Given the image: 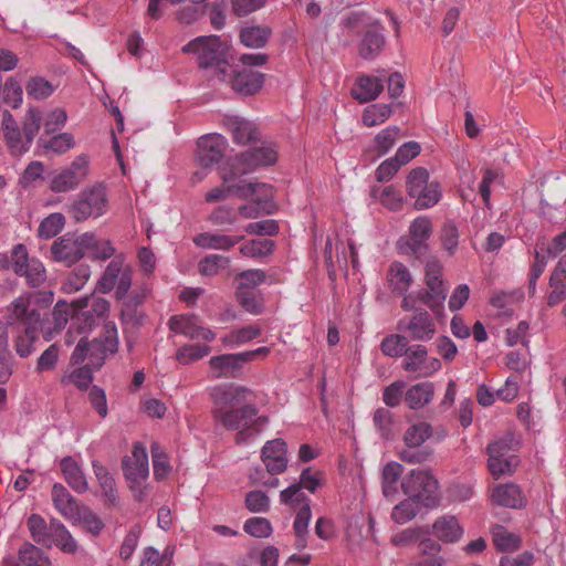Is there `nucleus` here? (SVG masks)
<instances>
[{
	"instance_id": "1",
	"label": "nucleus",
	"mask_w": 566,
	"mask_h": 566,
	"mask_svg": "<svg viewBox=\"0 0 566 566\" xmlns=\"http://www.w3.org/2000/svg\"><path fill=\"white\" fill-rule=\"evenodd\" d=\"M214 403L213 417L226 429L235 430L237 442L248 440L260 431L266 418L258 417L256 407L250 402L252 392L240 385L228 384L216 386L211 390Z\"/></svg>"
},
{
	"instance_id": "2",
	"label": "nucleus",
	"mask_w": 566,
	"mask_h": 566,
	"mask_svg": "<svg viewBox=\"0 0 566 566\" xmlns=\"http://www.w3.org/2000/svg\"><path fill=\"white\" fill-rule=\"evenodd\" d=\"M107 209L106 187L102 182H96L84 187L67 206L66 212L75 222H83L104 216Z\"/></svg>"
},
{
	"instance_id": "3",
	"label": "nucleus",
	"mask_w": 566,
	"mask_h": 566,
	"mask_svg": "<svg viewBox=\"0 0 566 566\" xmlns=\"http://www.w3.org/2000/svg\"><path fill=\"white\" fill-rule=\"evenodd\" d=\"M276 159L275 145L270 142H262L260 146H253L235 157L229 168L221 167L220 176L222 181L230 182L232 179L249 174L259 167L272 165Z\"/></svg>"
},
{
	"instance_id": "4",
	"label": "nucleus",
	"mask_w": 566,
	"mask_h": 566,
	"mask_svg": "<svg viewBox=\"0 0 566 566\" xmlns=\"http://www.w3.org/2000/svg\"><path fill=\"white\" fill-rule=\"evenodd\" d=\"M182 51L193 53L198 57L200 67H216V76L220 81H226L228 64L223 59L224 45L219 36H199L187 43Z\"/></svg>"
},
{
	"instance_id": "5",
	"label": "nucleus",
	"mask_w": 566,
	"mask_h": 566,
	"mask_svg": "<svg viewBox=\"0 0 566 566\" xmlns=\"http://www.w3.org/2000/svg\"><path fill=\"white\" fill-rule=\"evenodd\" d=\"M416 300L413 295L403 297L401 302L402 310L412 312V314L400 318L397 323V328L413 340L428 342L437 333L436 323L427 311L416 308Z\"/></svg>"
},
{
	"instance_id": "6",
	"label": "nucleus",
	"mask_w": 566,
	"mask_h": 566,
	"mask_svg": "<svg viewBox=\"0 0 566 566\" xmlns=\"http://www.w3.org/2000/svg\"><path fill=\"white\" fill-rule=\"evenodd\" d=\"M408 195L415 199V207L423 210L437 205L441 198V188L437 181H429V171L423 167L412 169L407 176Z\"/></svg>"
},
{
	"instance_id": "7",
	"label": "nucleus",
	"mask_w": 566,
	"mask_h": 566,
	"mask_svg": "<svg viewBox=\"0 0 566 566\" xmlns=\"http://www.w3.org/2000/svg\"><path fill=\"white\" fill-rule=\"evenodd\" d=\"M132 280V268L125 263L123 255H117L107 264L96 289L104 294L115 290L116 298L122 300L130 290Z\"/></svg>"
},
{
	"instance_id": "8",
	"label": "nucleus",
	"mask_w": 566,
	"mask_h": 566,
	"mask_svg": "<svg viewBox=\"0 0 566 566\" xmlns=\"http://www.w3.org/2000/svg\"><path fill=\"white\" fill-rule=\"evenodd\" d=\"M517 442L511 433L494 440L488 447V467L494 479L511 474L517 467L518 460L514 455Z\"/></svg>"
},
{
	"instance_id": "9",
	"label": "nucleus",
	"mask_w": 566,
	"mask_h": 566,
	"mask_svg": "<svg viewBox=\"0 0 566 566\" xmlns=\"http://www.w3.org/2000/svg\"><path fill=\"white\" fill-rule=\"evenodd\" d=\"M90 164L86 154L77 155L69 166L52 175L49 184L51 191L63 193L77 189L90 176Z\"/></svg>"
},
{
	"instance_id": "10",
	"label": "nucleus",
	"mask_w": 566,
	"mask_h": 566,
	"mask_svg": "<svg viewBox=\"0 0 566 566\" xmlns=\"http://www.w3.org/2000/svg\"><path fill=\"white\" fill-rule=\"evenodd\" d=\"M94 242L95 234L91 232L80 235L65 234L52 243L51 254L54 261L71 266L88 252Z\"/></svg>"
},
{
	"instance_id": "11",
	"label": "nucleus",
	"mask_w": 566,
	"mask_h": 566,
	"mask_svg": "<svg viewBox=\"0 0 566 566\" xmlns=\"http://www.w3.org/2000/svg\"><path fill=\"white\" fill-rule=\"evenodd\" d=\"M124 475L129 482V488L138 501L145 495V482L149 475L148 455L146 449L136 443L133 447L132 455L123 459Z\"/></svg>"
},
{
	"instance_id": "12",
	"label": "nucleus",
	"mask_w": 566,
	"mask_h": 566,
	"mask_svg": "<svg viewBox=\"0 0 566 566\" xmlns=\"http://www.w3.org/2000/svg\"><path fill=\"white\" fill-rule=\"evenodd\" d=\"M442 265L437 260L428 261L426 264V284L428 291L418 293L416 298L424 303L436 315H440L447 297V291L441 280Z\"/></svg>"
},
{
	"instance_id": "13",
	"label": "nucleus",
	"mask_w": 566,
	"mask_h": 566,
	"mask_svg": "<svg viewBox=\"0 0 566 566\" xmlns=\"http://www.w3.org/2000/svg\"><path fill=\"white\" fill-rule=\"evenodd\" d=\"M441 367V361L437 357H429L427 347L421 344L409 346L402 360V368L406 371L421 377H431Z\"/></svg>"
},
{
	"instance_id": "14",
	"label": "nucleus",
	"mask_w": 566,
	"mask_h": 566,
	"mask_svg": "<svg viewBox=\"0 0 566 566\" xmlns=\"http://www.w3.org/2000/svg\"><path fill=\"white\" fill-rule=\"evenodd\" d=\"M401 488L407 495L424 501L428 505L433 500L438 482L428 471L412 470L403 478Z\"/></svg>"
},
{
	"instance_id": "15",
	"label": "nucleus",
	"mask_w": 566,
	"mask_h": 566,
	"mask_svg": "<svg viewBox=\"0 0 566 566\" xmlns=\"http://www.w3.org/2000/svg\"><path fill=\"white\" fill-rule=\"evenodd\" d=\"M228 148V140L220 134L201 136L197 142L196 161L202 168L218 164Z\"/></svg>"
},
{
	"instance_id": "16",
	"label": "nucleus",
	"mask_w": 566,
	"mask_h": 566,
	"mask_svg": "<svg viewBox=\"0 0 566 566\" xmlns=\"http://www.w3.org/2000/svg\"><path fill=\"white\" fill-rule=\"evenodd\" d=\"M1 132L12 156H22L30 150L32 143H27V136L8 109H4L1 114Z\"/></svg>"
},
{
	"instance_id": "17",
	"label": "nucleus",
	"mask_w": 566,
	"mask_h": 566,
	"mask_svg": "<svg viewBox=\"0 0 566 566\" xmlns=\"http://www.w3.org/2000/svg\"><path fill=\"white\" fill-rule=\"evenodd\" d=\"M432 234V222L427 217L416 218L409 227V235L399 241L400 249L405 253L419 255L427 250V240Z\"/></svg>"
},
{
	"instance_id": "18",
	"label": "nucleus",
	"mask_w": 566,
	"mask_h": 566,
	"mask_svg": "<svg viewBox=\"0 0 566 566\" xmlns=\"http://www.w3.org/2000/svg\"><path fill=\"white\" fill-rule=\"evenodd\" d=\"M245 358L241 353L221 354L209 359V369L216 379L239 378L243 375Z\"/></svg>"
},
{
	"instance_id": "19",
	"label": "nucleus",
	"mask_w": 566,
	"mask_h": 566,
	"mask_svg": "<svg viewBox=\"0 0 566 566\" xmlns=\"http://www.w3.org/2000/svg\"><path fill=\"white\" fill-rule=\"evenodd\" d=\"M235 179H232L230 182H224L223 186L216 187L206 193V201L213 203L219 201H224L231 195H237L242 199H247L252 197L258 189H263L270 195V188L266 184H258V182H238L234 184Z\"/></svg>"
},
{
	"instance_id": "20",
	"label": "nucleus",
	"mask_w": 566,
	"mask_h": 566,
	"mask_svg": "<svg viewBox=\"0 0 566 566\" xmlns=\"http://www.w3.org/2000/svg\"><path fill=\"white\" fill-rule=\"evenodd\" d=\"M169 328L190 339H203L212 342L216 338L214 332L200 325L199 319L193 315H175L168 322Z\"/></svg>"
},
{
	"instance_id": "21",
	"label": "nucleus",
	"mask_w": 566,
	"mask_h": 566,
	"mask_svg": "<svg viewBox=\"0 0 566 566\" xmlns=\"http://www.w3.org/2000/svg\"><path fill=\"white\" fill-rule=\"evenodd\" d=\"M261 458L271 474H280L287 468V448L282 439L268 441L262 448Z\"/></svg>"
},
{
	"instance_id": "22",
	"label": "nucleus",
	"mask_w": 566,
	"mask_h": 566,
	"mask_svg": "<svg viewBox=\"0 0 566 566\" xmlns=\"http://www.w3.org/2000/svg\"><path fill=\"white\" fill-rule=\"evenodd\" d=\"M74 305L78 311L90 307L88 311L76 314L75 316L76 322L80 323L82 319L84 321V328H90L95 317H104L109 311V303L103 297H84L74 302ZM80 328L83 329L82 326H80Z\"/></svg>"
},
{
	"instance_id": "23",
	"label": "nucleus",
	"mask_w": 566,
	"mask_h": 566,
	"mask_svg": "<svg viewBox=\"0 0 566 566\" xmlns=\"http://www.w3.org/2000/svg\"><path fill=\"white\" fill-rule=\"evenodd\" d=\"M491 500L496 505L511 509H522L526 505V497L522 490L513 483L496 485L492 490Z\"/></svg>"
},
{
	"instance_id": "24",
	"label": "nucleus",
	"mask_w": 566,
	"mask_h": 566,
	"mask_svg": "<svg viewBox=\"0 0 566 566\" xmlns=\"http://www.w3.org/2000/svg\"><path fill=\"white\" fill-rule=\"evenodd\" d=\"M61 472L67 485L76 493L88 491V481L80 465L72 457H65L60 462Z\"/></svg>"
},
{
	"instance_id": "25",
	"label": "nucleus",
	"mask_w": 566,
	"mask_h": 566,
	"mask_svg": "<svg viewBox=\"0 0 566 566\" xmlns=\"http://www.w3.org/2000/svg\"><path fill=\"white\" fill-rule=\"evenodd\" d=\"M224 124L237 144H248L258 139L256 126L243 117L227 116Z\"/></svg>"
},
{
	"instance_id": "26",
	"label": "nucleus",
	"mask_w": 566,
	"mask_h": 566,
	"mask_svg": "<svg viewBox=\"0 0 566 566\" xmlns=\"http://www.w3.org/2000/svg\"><path fill=\"white\" fill-rule=\"evenodd\" d=\"M29 295H20L8 307L10 317L22 322L25 326L40 328L41 314L38 310H29Z\"/></svg>"
},
{
	"instance_id": "27",
	"label": "nucleus",
	"mask_w": 566,
	"mask_h": 566,
	"mask_svg": "<svg viewBox=\"0 0 566 566\" xmlns=\"http://www.w3.org/2000/svg\"><path fill=\"white\" fill-rule=\"evenodd\" d=\"M384 90V81L376 76L364 75L358 77L352 95L359 103H368L376 99Z\"/></svg>"
},
{
	"instance_id": "28",
	"label": "nucleus",
	"mask_w": 566,
	"mask_h": 566,
	"mask_svg": "<svg viewBox=\"0 0 566 566\" xmlns=\"http://www.w3.org/2000/svg\"><path fill=\"white\" fill-rule=\"evenodd\" d=\"M242 239L243 237H232L219 232H202L193 238V243L203 249L229 251Z\"/></svg>"
},
{
	"instance_id": "29",
	"label": "nucleus",
	"mask_w": 566,
	"mask_h": 566,
	"mask_svg": "<svg viewBox=\"0 0 566 566\" xmlns=\"http://www.w3.org/2000/svg\"><path fill=\"white\" fill-rule=\"evenodd\" d=\"M51 494L54 507L63 517L72 521L73 517L78 515L81 506L61 483L53 484Z\"/></svg>"
},
{
	"instance_id": "30",
	"label": "nucleus",
	"mask_w": 566,
	"mask_h": 566,
	"mask_svg": "<svg viewBox=\"0 0 566 566\" xmlns=\"http://www.w3.org/2000/svg\"><path fill=\"white\" fill-rule=\"evenodd\" d=\"M264 83V75L260 72L244 69L238 71L232 77V88L243 95H252L260 91Z\"/></svg>"
},
{
	"instance_id": "31",
	"label": "nucleus",
	"mask_w": 566,
	"mask_h": 566,
	"mask_svg": "<svg viewBox=\"0 0 566 566\" xmlns=\"http://www.w3.org/2000/svg\"><path fill=\"white\" fill-rule=\"evenodd\" d=\"M434 396V385L431 381L416 384L405 392V401L412 410L428 406Z\"/></svg>"
},
{
	"instance_id": "32",
	"label": "nucleus",
	"mask_w": 566,
	"mask_h": 566,
	"mask_svg": "<svg viewBox=\"0 0 566 566\" xmlns=\"http://www.w3.org/2000/svg\"><path fill=\"white\" fill-rule=\"evenodd\" d=\"M385 45V36L379 30V25H373L365 32L359 44L358 54L365 60L375 59Z\"/></svg>"
},
{
	"instance_id": "33",
	"label": "nucleus",
	"mask_w": 566,
	"mask_h": 566,
	"mask_svg": "<svg viewBox=\"0 0 566 566\" xmlns=\"http://www.w3.org/2000/svg\"><path fill=\"white\" fill-rule=\"evenodd\" d=\"M49 532L51 545L54 544L66 554H74L77 552V542L59 520H51L49 524Z\"/></svg>"
},
{
	"instance_id": "34",
	"label": "nucleus",
	"mask_w": 566,
	"mask_h": 566,
	"mask_svg": "<svg viewBox=\"0 0 566 566\" xmlns=\"http://www.w3.org/2000/svg\"><path fill=\"white\" fill-rule=\"evenodd\" d=\"M432 531L434 536L444 543L457 542L463 534V528L458 520L449 515L439 517L433 523Z\"/></svg>"
},
{
	"instance_id": "35",
	"label": "nucleus",
	"mask_w": 566,
	"mask_h": 566,
	"mask_svg": "<svg viewBox=\"0 0 566 566\" xmlns=\"http://www.w3.org/2000/svg\"><path fill=\"white\" fill-rule=\"evenodd\" d=\"M268 187L270 188V195H268L263 189H258L256 192L249 198L253 203L240 206L238 208L237 216L239 214L244 219H255L263 211L271 213L268 207L269 201L272 199V188L269 185Z\"/></svg>"
},
{
	"instance_id": "36",
	"label": "nucleus",
	"mask_w": 566,
	"mask_h": 566,
	"mask_svg": "<svg viewBox=\"0 0 566 566\" xmlns=\"http://www.w3.org/2000/svg\"><path fill=\"white\" fill-rule=\"evenodd\" d=\"M388 282L392 292L403 295L405 297L412 283V276L406 265L400 262H395L389 268Z\"/></svg>"
},
{
	"instance_id": "37",
	"label": "nucleus",
	"mask_w": 566,
	"mask_h": 566,
	"mask_svg": "<svg viewBox=\"0 0 566 566\" xmlns=\"http://www.w3.org/2000/svg\"><path fill=\"white\" fill-rule=\"evenodd\" d=\"M261 333L262 329L259 325H248L230 331L227 335L221 337V343L226 347L235 348L255 339Z\"/></svg>"
},
{
	"instance_id": "38",
	"label": "nucleus",
	"mask_w": 566,
	"mask_h": 566,
	"mask_svg": "<svg viewBox=\"0 0 566 566\" xmlns=\"http://www.w3.org/2000/svg\"><path fill=\"white\" fill-rule=\"evenodd\" d=\"M99 345L95 347L97 354V361L94 363V367L98 368L103 365L104 358L108 354H114L118 348L117 328L114 324L105 325V335L103 339H94Z\"/></svg>"
},
{
	"instance_id": "39",
	"label": "nucleus",
	"mask_w": 566,
	"mask_h": 566,
	"mask_svg": "<svg viewBox=\"0 0 566 566\" xmlns=\"http://www.w3.org/2000/svg\"><path fill=\"white\" fill-rule=\"evenodd\" d=\"M419 553L420 556L417 560V566H441L443 562L442 557L439 555L440 545L429 537H421L419 542Z\"/></svg>"
},
{
	"instance_id": "40",
	"label": "nucleus",
	"mask_w": 566,
	"mask_h": 566,
	"mask_svg": "<svg viewBox=\"0 0 566 566\" xmlns=\"http://www.w3.org/2000/svg\"><path fill=\"white\" fill-rule=\"evenodd\" d=\"M272 31L265 25H252L241 30L240 39L243 45L251 49L263 48L270 39Z\"/></svg>"
},
{
	"instance_id": "41",
	"label": "nucleus",
	"mask_w": 566,
	"mask_h": 566,
	"mask_svg": "<svg viewBox=\"0 0 566 566\" xmlns=\"http://www.w3.org/2000/svg\"><path fill=\"white\" fill-rule=\"evenodd\" d=\"M23 91L14 77L6 80L0 86V105H8L12 108H19L22 105Z\"/></svg>"
},
{
	"instance_id": "42",
	"label": "nucleus",
	"mask_w": 566,
	"mask_h": 566,
	"mask_svg": "<svg viewBox=\"0 0 566 566\" xmlns=\"http://www.w3.org/2000/svg\"><path fill=\"white\" fill-rule=\"evenodd\" d=\"M409 339L406 335L389 334L380 343V350L384 355L392 358L405 356L409 348Z\"/></svg>"
},
{
	"instance_id": "43",
	"label": "nucleus",
	"mask_w": 566,
	"mask_h": 566,
	"mask_svg": "<svg viewBox=\"0 0 566 566\" xmlns=\"http://www.w3.org/2000/svg\"><path fill=\"white\" fill-rule=\"evenodd\" d=\"M312 518V512L310 503H305L301 509L298 510L294 523L293 528L296 535V547L298 549H303L306 546V535H307V528L310 521Z\"/></svg>"
},
{
	"instance_id": "44",
	"label": "nucleus",
	"mask_w": 566,
	"mask_h": 566,
	"mask_svg": "<svg viewBox=\"0 0 566 566\" xmlns=\"http://www.w3.org/2000/svg\"><path fill=\"white\" fill-rule=\"evenodd\" d=\"M93 470L105 497L112 503L115 502L117 492L113 475L104 465L99 464L97 461H93Z\"/></svg>"
},
{
	"instance_id": "45",
	"label": "nucleus",
	"mask_w": 566,
	"mask_h": 566,
	"mask_svg": "<svg viewBox=\"0 0 566 566\" xmlns=\"http://www.w3.org/2000/svg\"><path fill=\"white\" fill-rule=\"evenodd\" d=\"M432 436V428L427 422L411 424L403 434L408 448H418Z\"/></svg>"
},
{
	"instance_id": "46",
	"label": "nucleus",
	"mask_w": 566,
	"mask_h": 566,
	"mask_svg": "<svg viewBox=\"0 0 566 566\" xmlns=\"http://www.w3.org/2000/svg\"><path fill=\"white\" fill-rule=\"evenodd\" d=\"M392 109L387 104H371L363 113V124L366 127L381 125L391 116Z\"/></svg>"
},
{
	"instance_id": "47",
	"label": "nucleus",
	"mask_w": 566,
	"mask_h": 566,
	"mask_svg": "<svg viewBox=\"0 0 566 566\" xmlns=\"http://www.w3.org/2000/svg\"><path fill=\"white\" fill-rule=\"evenodd\" d=\"M493 543L499 551L512 552L520 547V537L505 527L496 525L492 528Z\"/></svg>"
},
{
	"instance_id": "48",
	"label": "nucleus",
	"mask_w": 566,
	"mask_h": 566,
	"mask_svg": "<svg viewBox=\"0 0 566 566\" xmlns=\"http://www.w3.org/2000/svg\"><path fill=\"white\" fill-rule=\"evenodd\" d=\"M73 524L82 525L92 535H98L104 528V523L99 516L87 506H82L78 515L72 518Z\"/></svg>"
},
{
	"instance_id": "49",
	"label": "nucleus",
	"mask_w": 566,
	"mask_h": 566,
	"mask_svg": "<svg viewBox=\"0 0 566 566\" xmlns=\"http://www.w3.org/2000/svg\"><path fill=\"white\" fill-rule=\"evenodd\" d=\"M402 474V465L398 462H389L382 469V493L386 497H392L397 492L396 484Z\"/></svg>"
},
{
	"instance_id": "50",
	"label": "nucleus",
	"mask_w": 566,
	"mask_h": 566,
	"mask_svg": "<svg viewBox=\"0 0 566 566\" xmlns=\"http://www.w3.org/2000/svg\"><path fill=\"white\" fill-rule=\"evenodd\" d=\"M40 142L45 150L56 155L65 154L75 147V138L71 133H60L48 140L41 139Z\"/></svg>"
},
{
	"instance_id": "51",
	"label": "nucleus",
	"mask_w": 566,
	"mask_h": 566,
	"mask_svg": "<svg viewBox=\"0 0 566 566\" xmlns=\"http://www.w3.org/2000/svg\"><path fill=\"white\" fill-rule=\"evenodd\" d=\"M19 558L24 566H51L49 557L39 547L30 543L20 548Z\"/></svg>"
},
{
	"instance_id": "52",
	"label": "nucleus",
	"mask_w": 566,
	"mask_h": 566,
	"mask_svg": "<svg viewBox=\"0 0 566 566\" xmlns=\"http://www.w3.org/2000/svg\"><path fill=\"white\" fill-rule=\"evenodd\" d=\"M274 243L270 239H254L243 243L240 252L247 258H262L272 253Z\"/></svg>"
},
{
	"instance_id": "53",
	"label": "nucleus",
	"mask_w": 566,
	"mask_h": 566,
	"mask_svg": "<svg viewBox=\"0 0 566 566\" xmlns=\"http://www.w3.org/2000/svg\"><path fill=\"white\" fill-rule=\"evenodd\" d=\"M64 226L65 217L62 213H51L41 221L38 228V235L42 239H51L60 233Z\"/></svg>"
},
{
	"instance_id": "54",
	"label": "nucleus",
	"mask_w": 566,
	"mask_h": 566,
	"mask_svg": "<svg viewBox=\"0 0 566 566\" xmlns=\"http://www.w3.org/2000/svg\"><path fill=\"white\" fill-rule=\"evenodd\" d=\"M420 501L409 496L407 500L400 502L392 510L391 517L398 524H405L412 520L419 512Z\"/></svg>"
},
{
	"instance_id": "55",
	"label": "nucleus",
	"mask_w": 566,
	"mask_h": 566,
	"mask_svg": "<svg viewBox=\"0 0 566 566\" xmlns=\"http://www.w3.org/2000/svg\"><path fill=\"white\" fill-rule=\"evenodd\" d=\"M28 527L32 538L36 543L48 547L51 546L49 526L46 525L43 517L38 514H32L28 518Z\"/></svg>"
},
{
	"instance_id": "56",
	"label": "nucleus",
	"mask_w": 566,
	"mask_h": 566,
	"mask_svg": "<svg viewBox=\"0 0 566 566\" xmlns=\"http://www.w3.org/2000/svg\"><path fill=\"white\" fill-rule=\"evenodd\" d=\"M42 114L36 107H29L22 120V130L27 136V143H33L41 128Z\"/></svg>"
},
{
	"instance_id": "57",
	"label": "nucleus",
	"mask_w": 566,
	"mask_h": 566,
	"mask_svg": "<svg viewBox=\"0 0 566 566\" xmlns=\"http://www.w3.org/2000/svg\"><path fill=\"white\" fill-rule=\"evenodd\" d=\"M400 128L397 126H388L380 130L374 139L375 149L378 155L387 154L396 144Z\"/></svg>"
},
{
	"instance_id": "58",
	"label": "nucleus",
	"mask_w": 566,
	"mask_h": 566,
	"mask_svg": "<svg viewBox=\"0 0 566 566\" xmlns=\"http://www.w3.org/2000/svg\"><path fill=\"white\" fill-rule=\"evenodd\" d=\"M25 91L29 97L41 101L53 94L54 86L45 78L36 76L28 81Z\"/></svg>"
},
{
	"instance_id": "59",
	"label": "nucleus",
	"mask_w": 566,
	"mask_h": 566,
	"mask_svg": "<svg viewBox=\"0 0 566 566\" xmlns=\"http://www.w3.org/2000/svg\"><path fill=\"white\" fill-rule=\"evenodd\" d=\"M230 264V259L221 254H209L199 264V272L205 276H214Z\"/></svg>"
},
{
	"instance_id": "60",
	"label": "nucleus",
	"mask_w": 566,
	"mask_h": 566,
	"mask_svg": "<svg viewBox=\"0 0 566 566\" xmlns=\"http://www.w3.org/2000/svg\"><path fill=\"white\" fill-rule=\"evenodd\" d=\"M99 345L98 342L87 343L85 338H81L71 355V363L74 365L82 364L86 358H88L94 366V363L97 361V354L95 347Z\"/></svg>"
},
{
	"instance_id": "61",
	"label": "nucleus",
	"mask_w": 566,
	"mask_h": 566,
	"mask_svg": "<svg viewBox=\"0 0 566 566\" xmlns=\"http://www.w3.org/2000/svg\"><path fill=\"white\" fill-rule=\"evenodd\" d=\"M90 276V266L81 265L65 279L62 284V289L66 293L77 292L85 285Z\"/></svg>"
},
{
	"instance_id": "62",
	"label": "nucleus",
	"mask_w": 566,
	"mask_h": 566,
	"mask_svg": "<svg viewBox=\"0 0 566 566\" xmlns=\"http://www.w3.org/2000/svg\"><path fill=\"white\" fill-rule=\"evenodd\" d=\"M39 328H32L31 326H25V331L23 334L19 335L15 339V352L17 354L24 358L30 356L34 350V343L38 338Z\"/></svg>"
},
{
	"instance_id": "63",
	"label": "nucleus",
	"mask_w": 566,
	"mask_h": 566,
	"mask_svg": "<svg viewBox=\"0 0 566 566\" xmlns=\"http://www.w3.org/2000/svg\"><path fill=\"white\" fill-rule=\"evenodd\" d=\"M20 276H24L30 286L38 287L45 282L46 271L43 263L33 258L25 272H22Z\"/></svg>"
},
{
	"instance_id": "64",
	"label": "nucleus",
	"mask_w": 566,
	"mask_h": 566,
	"mask_svg": "<svg viewBox=\"0 0 566 566\" xmlns=\"http://www.w3.org/2000/svg\"><path fill=\"white\" fill-rule=\"evenodd\" d=\"M265 273L262 270H247L238 275V291H253L265 281Z\"/></svg>"
}]
</instances>
